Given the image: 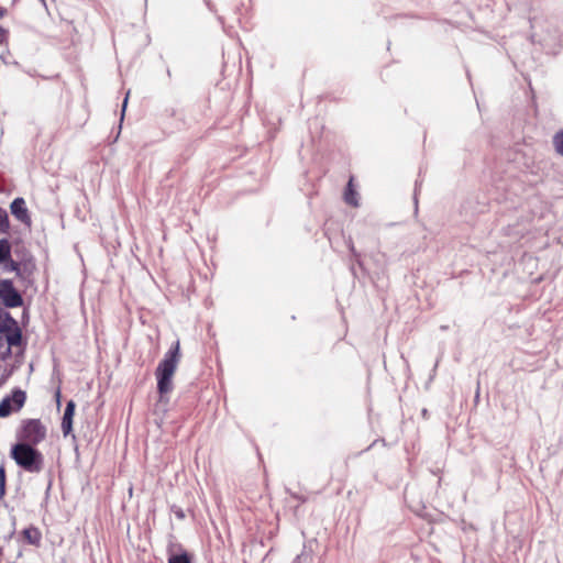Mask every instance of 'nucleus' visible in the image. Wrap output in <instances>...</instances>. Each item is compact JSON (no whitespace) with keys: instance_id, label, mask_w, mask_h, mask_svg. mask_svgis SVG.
Returning a JSON list of instances; mask_svg holds the SVG:
<instances>
[{"instance_id":"obj_1","label":"nucleus","mask_w":563,"mask_h":563,"mask_svg":"<svg viewBox=\"0 0 563 563\" xmlns=\"http://www.w3.org/2000/svg\"><path fill=\"white\" fill-rule=\"evenodd\" d=\"M180 343L176 341L159 362L155 376L157 379V390L161 396L166 395L173 389V376L180 361Z\"/></svg>"},{"instance_id":"obj_2","label":"nucleus","mask_w":563,"mask_h":563,"mask_svg":"<svg viewBox=\"0 0 563 563\" xmlns=\"http://www.w3.org/2000/svg\"><path fill=\"white\" fill-rule=\"evenodd\" d=\"M10 454L14 462L29 473H40L43 470V454L30 443L14 444Z\"/></svg>"},{"instance_id":"obj_3","label":"nucleus","mask_w":563,"mask_h":563,"mask_svg":"<svg viewBox=\"0 0 563 563\" xmlns=\"http://www.w3.org/2000/svg\"><path fill=\"white\" fill-rule=\"evenodd\" d=\"M47 435V429L40 419H25L21 423L18 432L20 443H30V445H37L42 443Z\"/></svg>"},{"instance_id":"obj_4","label":"nucleus","mask_w":563,"mask_h":563,"mask_svg":"<svg viewBox=\"0 0 563 563\" xmlns=\"http://www.w3.org/2000/svg\"><path fill=\"white\" fill-rule=\"evenodd\" d=\"M26 401V394L22 389H14L10 397H4L0 402V418L9 417L19 411Z\"/></svg>"},{"instance_id":"obj_5","label":"nucleus","mask_w":563,"mask_h":563,"mask_svg":"<svg viewBox=\"0 0 563 563\" xmlns=\"http://www.w3.org/2000/svg\"><path fill=\"white\" fill-rule=\"evenodd\" d=\"M0 298L7 307L15 308L23 303L22 296L14 288L11 280L0 283Z\"/></svg>"},{"instance_id":"obj_6","label":"nucleus","mask_w":563,"mask_h":563,"mask_svg":"<svg viewBox=\"0 0 563 563\" xmlns=\"http://www.w3.org/2000/svg\"><path fill=\"white\" fill-rule=\"evenodd\" d=\"M76 404L74 400H69L66 405L65 412L62 419V431L64 437H67L73 431V419L75 416Z\"/></svg>"},{"instance_id":"obj_7","label":"nucleus","mask_w":563,"mask_h":563,"mask_svg":"<svg viewBox=\"0 0 563 563\" xmlns=\"http://www.w3.org/2000/svg\"><path fill=\"white\" fill-rule=\"evenodd\" d=\"M353 181H354V178L350 177V180L347 183V186H346V189L344 192V201L352 207H357L358 206L357 192L354 188Z\"/></svg>"},{"instance_id":"obj_8","label":"nucleus","mask_w":563,"mask_h":563,"mask_svg":"<svg viewBox=\"0 0 563 563\" xmlns=\"http://www.w3.org/2000/svg\"><path fill=\"white\" fill-rule=\"evenodd\" d=\"M11 212L20 220L27 218V209L25 208V202L22 198L13 200L11 203Z\"/></svg>"},{"instance_id":"obj_9","label":"nucleus","mask_w":563,"mask_h":563,"mask_svg":"<svg viewBox=\"0 0 563 563\" xmlns=\"http://www.w3.org/2000/svg\"><path fill=\"white\" fill-rule=\"evenodd\" d=\"M11 258V245L8 240H0V264Z\"/></svg>"},{"instance_id":"obj_10","label":"nucleus","mask_w":563,"mask_h":563,"mask_svg":"<svg viewBox=\"0 0 563 563\" xmlns=\"http://www.w3.org/2000/svg\"><path fill=\"white\" fill-rule=\"evenodd\" d=\"M24 538L27 540L31 544H38L41 540V533L35 528H29L23 531Z\"/></svg>"},{"instance_id":"obj_11","label":"nucleus","mask_w":563,"mask_h":563,"mask_svg":"<svg viewBox=\"0 0 563 563\" xmlns=\"http://www.w3.org/2000/svg\"><path fill=\"white\" fill-rule=\"evenodd\" d=\"M9 346H18L22 342V335L19 330H15L7 335Z\"/></svg>"},{"instance_id":"obj_12","label":"nucleus","mask_w":563,"mask_h":563,"mask_svg":"<svg viewBox=\"0 0 563 563\" xmlns=\"http://www.w3.org/2000/svg\"><path fill=\"white\" fill-rule=\"evenodd\" d=\"M168 563H191V559L187 552L181 554H173L168 558Z\"/></svg>"},{"instance_id":"obj_13","label":"nucleus","mask_w":563,"mask_h":563,"mask_svg":"<svg viewBox=\"0 0 563 563\" xmlns=\"http://www.w3.org/2000/svg\"><path fill=\"white\" fill-rule=\"evenodd\" d=\"M553 144L559 154L563 155V131L555 134Z\"/></svg>"},{"instance_id":"obj_14","label":"nucleus","mask_w":563,"mask_h":563,"mask_svg":"<svg viewBox=\"0 0 563 563\" xmlns=\"http://www.w3.org/2000/svg\"><path fill=\"white\" fill-rule=\"evenodd\" d=\"M5 494V468L3 465L0 466V496Z\"/></svg>"},{"instance_id":"obj_15","label":"nucleus","mask_w":563,"mask_h":563,"mask_svg":"<svg viewBox=\"0 0 563 563\" xmlns=\"http://www.w3.org/2000/svg\"><path fill=\"white\" fill-rule=\"evenodd\" d=\"M9 31L0 26V45L8 42Z\"/></svg>"},{"instance_id":"obj_16","label":"nucleus","mask_w":563,"mask_h":563,"mask_svg":"<svg viewBox=\"0 0 563 563\" xmlns=\"http://www.w3.org/2000/svg\"><path fill=\"white\" fill-rule=\"evenodd\" d=\"M7 13L8 10L4 7L0 5V19L4 18Z\"/></svg>"},{"instance_id":"obj_17","label":"nucleus","mask_w":563,"mask_h":563,"mask_svg":"<svg viewBox=\"0 0 563 563\" xmlns=\"http://www.w3.org/2000/svg\"><path fill=\"white\" fill-rule=\"evenodd\" d=\"M55 398H56L57 405L59 406L60 405V390L59 389H57V391L55 394Z\"/></svg>"},{"instance_id":"obj_18","label":"nucleus","mask_w":563,"mask_h":563,"mask_svg":"<svg viewBox=\"0 0 563 563\" xmlns=\"http://www.w3.org/2000/svg\"><path fill=\"white\" fill-rule=\"evenodd\" d=\"M12 268L15 269L16 268V263L12 262Z\"/></svg>"}]
</instances>
